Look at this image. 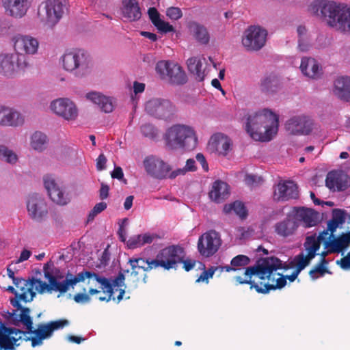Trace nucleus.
I'll list each match as a JSON object with an SVG mask.
<instances>
[{
	"instance_id": "obj_20",
	"label": "nucleus",
	"mask_w": 350,
	"mask_h": 350,
	"mask_svg": "<svg viewBox=\"0 0 350 350\" xmlns=\"http://www.w3.org/2000/svg\"><path fill=\"white\" fill-rule=\"evenodd\" d=\"M44 184L50 198L54 202L57 204L65 205L69 202L68 195L65 193L62 187L53 176L49 175L44 176Z\"/></svg>"
},
{
	"instance_id": "obj_47",
	"label": "nucleus",
	"mask_w": 350,
	"mask_h": 350,
	"mask_svg": "<svg viewBox=\"0 0 350 350\" xmlns=\"http://www.w3.org/2000/svg\"><path fill=\"white\" fill-rule=\"evenodd\" d=\"M327 265L322 262L317 264L313 269L309 271V275L312 280L323 276L325 273H330Z\"/></svg>"
},
{
	"instance_id": "obj_22",
	"label": "nucleus",
	"mask_w": 350,
	"mask_h": 350,
	"mask_svg": "<svg viewBox=\"0 0 350 350\" xmlns=\"http://www.w3.org/2000/svg\"><path fill=\"white\" fill-rule=\"evenodd\" d=\"M88 279L87 284H92V281H95V272L83 270L79 272L75 276L72 277V274H68L65 280L62 282L57 281L56 289L61 293H64L68 290L69 286H74L80 282H84Z\"/></svg>"
},
{
	"instance_id": "obj_56",
	"label": "nucleus",
	"mask_w": 350,
	"mask_h": 350,
	"mask_svg": "<svg viewBox=\"0 0 350 350\" xmlns=\"http://www.w3.org/2000/svg\"><path fill=\"white\" fill-rule=\"evenodd\" d=\"M127 246L130 249H135L143 246L142 242V234L135 235L129 238L127 241Z\"/></svg>"
},
{
	"instance_id": "obj_57",
	"label": "nucleus",
	"mask_w": 350,
	"mask_h": 350,
	"mask_svg": "<svg viewBox=\"0 0 350 350\" xmlns=\"http://www.w3.org/2000/svg\"><path fill=\"white\" fill-rule=\"evenodd\" d=\"M323 245L324 248L326 249L327 250L326 251H323L321 253L320 255L321 256V260L319 262L327 265L328 262H327V260L325 258L326 256L328 254H334V253H336V252H330L332 246H331L330 243H329V239H327V238L324 241V242L323 243Z\"/></svg>"
},
{
	"instance_id": "obj_61",
	"label": "nucleus",
	"mask_w": 350,
	"mask_h": 350,
	"mask_svg": "<svg viewBox=\"0 0 350 350\" xmlns=\"http://www.w3.org/2000/svg\"><path fill=\"white\" fill-rule=\"evenodd\" d=\"M180 263L183 264V269L186 271H189L191 270L196 265V260L191 259H185V252L184 251V254L183 256V260L180 261Z\"/></svg>"
},
{
	"instance_id": "obj_16",
	"label": "nucleus",
	"mask_w": 350,
	"mask_h": 350,
	"mask_svg": "<svg viewBox=\"0 0 350 350\" xmlns=\"http://www.w3.org/2000/svg\"><path fill=\"white\" fill-rule=\"evenodd\" d=\"M51 110L64 120H75L78 116V110L75 103L67 98L56 99L51 103Z\"/></svg>"
},
{
	"instance_id": "obj_39",
	"label": "nucleus",
	"mask_w": 350,
	"mask_h": 350,
	"mask_svg": "<svg viewBox=\"0 0 350 350\" xmlns=\"http://www.w3.org/2000/svg\"><path fill=\"white\" fill-rule=\"evenodd\" d=\"M45 278L48 279L49 284H46L39 279H33L32 284L35 286V289L39 293H43L46 291L51 292V291H57L56 286H57V278L49 272L44 273Z\"/></svg>"
},
{
	"instance_id": "obj_48",
	"label": "nucleus",
	"mask_w": 350,
	"mask_h": 350,
	"mask_svg": "<svg viewBox=\"0 0 350 350\" xmlns=\"http://www.w3.org/2000/svg\"><path fill=\"white\" fill-rule=\"evenodd\" d=\"M313 259L312 257L309 255H304L303 253H300L297 255L293 262L295 263V270L301 272L305 267H306L310 263V261Z\"/></svg>"
},
{
	"instance_id": "obj_31",
	"label": "nucleus",
	"mask_w": 350,
	"mask_h": 350,
	"mask_svg": "<svg viewBox=\"0 0 350 350\" xmlns=\"http://www.w3.org/2000/svg\"><path fill=\"white\" fill-rule=\"evenodd\" d=\"M297 227L296 219L288 216L275 225V232L280 237H287L293 234Z\"/></svg>"
},
{
	"instance_id": "obj_64",
	"label": "nucleus",
	"mask_w": 350,
	"mask_h": 350,
	"mask_svg": "<svg viewBox=\"0 0 350 350\" xmlns=\"http://www.w3.org/2000/svg\"><path fill=\"white\" fill-rule=\"evenodd\" d=\"M337 264L340 265V267L345 270L350 269V257L347 255L337 261Z\"/></svg>"
},
{
	"instance_id": "obj_15",
	"label": "nucleus",
	"mask_w": 350,
	"mask_h": 350,
	"mask_svg": "<svg viewBox=\"0 0 350 350\" xmlns=\"http://www.w3.org/2000/svg\"><path fill=\"white\" fill-rule=\"evenodd\" d=\"M144 165L146 172L157 179L167 178V175L172 170L169 164L153 156L147 157L144 160Z\"/></svg>"
},
{
	"instance_id": "obj_63",
	"label": "nucleus",
	"mask_w": 350,
	"mask_h": 350,
	"mask_svg": "<svg viewBox=\"0 0 350 350\" xmlns=\"http://www.w3.org/2000/svg\"><path fill=\"white\" fill-rule=\"evenodd\" d=\"M109 187L105 184L101 183V187L99 190V197L101 200L107 199L109 196Z\"/></svg>"
},
{
	"instance_id": "obj_14",
	"label": "nucleus",
	"mask_w": 350,
	"mask_h": 350,
	"mask_svg": "<svg viewBox=\"0 0 350 350\" xmlns=\"http://www.w3.org/2000/svg\"><path fill=\"white\" fill-rule=\"evenodd\" d=\"M40 6L45 12L46 21L49 25H55L66 10V0H45Z\"/></svg>"
},
{
	"instance_id": "obj_2",
	"label": "nucleus",
	"mask_w": 350,
	"mask_h": 350,
	"mask_svg": "<svg viewBox=\"0 0 350 350\" xmlns=\"http://www.w3.org/2000/svg\"><path fill=\"white\" fill-rule=\"evenodd\" d=\"M279 118L271 110L264 109L248 116L246 131L256 141L269 142L277 134Z\"/></svg>"
},
{
	"instance_id": "obj_33",
	"label": "nucleus",
	"mask_w": 350,
	"mask_h": 350,
	"mask_svg": "<svg viewBox=\"0 0 350 350\" xmlns=\"http://www.w3.org/2000/svg\"><path fill=\"white\" fill-rule=\"evenodd\" d=\"M229 194L228 185L220 180H217L213 183L212 189L209 192L210 198L217 203L227 198Z\"/></svg>"
},
{
	"instance_id": "obj_52",
	"label": "nucleus",
	"mask_w": 350,
	"mask_h": 350,
	"mask_svg": "<svg viewBox=\"0 0 350 350\" xmlns=\"http://www.w3.org/2000/svg\"><path fill=\"white\" fill-rule=\"evenodd\" d=\"M250 262V259L248 256L243 254H239L234 257L231 261L230 264L232 266H234V268H237L239 267H244L247 265Z\"/></svg>"
},
{
	"instance_id": "obj_17",
	"label": "nucleus",
	"mask_w": 350,
	"mask_h": 350,
	"mask_svg": "<svg viewBox=\"0 0 350 350\" xmlns=\"http://www.w3.org/2000/svg\"><path fill=\"white\" fill-rule=\"evenodd\" d=\"M33 0H1L5 13L14 18L25 16L31 7Z\"/></svg>"
},
{
	"instance_id": "obj_12",
	"label": "nucleus",
	"mask_w": 350,
	"mask_h": 350,
	"mask_svg": "<svg viewBox=\"0 0 350 350\" xmlns=\"http://www.w3.org/2000/svg\"><path fill=\"white\" fill-rule=\"evenodd\" d=\"M221 244L219 234L214 230H211L199 237L198 250L202 256L210 257L218 251Z\"/></svg>"
},
{
	"instance_id": "obj_29",
	"label": "nucleus",
	"mask_w": 350,
	"mask_h": 350,
	"mask_svg": "<svg viewBox=\"0 0 350 350\" xmlns=\"http://www.w3.org/2000/svg\"><path fill=\"white\" fill-rule=\"evenodd\" d=\"M327 239H329V243L332 246L330 252H336L338 254L347 250L350 245V231L342 232L338 237H335L333 234V236L330 237L328 232Z\"/></svg>"
},
{
	"instance_id": "obj_25",
	"label": "nucleus",
	"mask_w": 350,
	"mask_h": 350,
	"mask_svg": "<svg viewBox=\"0 0 350 350\" xmlns=\"http://www.w3.org/2000/svg\"><path fill=\"white\" fill-rule=\"evenodd\" d=\"M187 27L198 42L201 44H207L209 42L210 34L204 25L195 21H191L187 23Z\"/></svg>"
},
{
	"instance_id": "obj_27",
	"label": "nucleus",
	"mask_w": 350,
	"mask_h": 350,
	"mask_svg": "<svg viewBox=\"0 0 350 350\" xmlns=\"http://www.w3.org/2000/svg\"><path fill=\"white\" fill-rule=\"evenodd\" d=\"M208 145L219 154L226 156L232 146V142L227 136L218 133L211 137Z\"/></svg>"
},
{
	"instance_id": "obj_18",
	"label": "nucleus",
	"mask_w": 350,
	"mask_h": 350,
	"mask_svg": "<svg viewBox=\"0 0 350 350\" xmlns=\"http://www.w3.org/2000/svg\"><path fill=\"white\" fill-rule=\"evenodd\" d=\"M286 129L293 135H308L312 130V121L304 116H296L286 122Z\"/></svg>"
},
{
	"instance_id": "obj_44",
	"label": "nucleus",
	"mask_w": 350,
	"mask_h": 350,
	"mask_svg": "<svg viewBox=\"0 0 350 350\" xmlns=\"http://www.w3.org/2000/svg\"><path fill=\"white\" fill-rule=\"evenodd\" d=\"M224 211L226 213L234 212L241 218H245L247 215L245 205L239 201H235L233 203L226 204L224 207Z\"/></svg>"
},
{
	"instance_id": "obj_42",
	"label": "nucleus",
	"mask_w": 350,
	"mask_h": 350,
	"mask_svg": "<svg viewBox=\"0 0 350 350\" xmlns=\"http://www.w3.org/2000/svg\"><path fill=\"white\" fill-rule=\"evenodd\" d=\"M47 137L40 131L35 132L31 137V147L39 152H42L46 147Z\"/></svg>"
},
{
	"instance_id": "obj_30",
	"label": "nucleus",
	"mask_w": 350,
	"mask_h": 350,
	"mask_svg": "<svg viewBox=\"0 0 350 350\" xmlns=\"http://www.w3.org/2000/svg\"><path fill=\"white\" fill-rule=\"evenodd\" d=\"M295 216L298 220L303 221L305 227H312L319 221V213L311 208L299 207L295 209Z\"/></svg>"
},
{
	"instance_id": "obj_24",
	"label": "nucleus",
	"mask_w": 350,
	"mask_h": 350,
	"mask_svg": "<svg viewBox=\"0 0 350 350\" xmlns=\"http://www.w3.org/2000/svg\"><path fill=\"white\" fill-rule=\"evenodd\" d=\"M124 274L121 271L118 273L113 280L107 278L95 273V282L100 285L103 293H110L111 295H113L114 287H122L124 285Z\"/></svg>"
},
{
	"instance_id": "obj_53",
	"label": "nucleus",
	"mask_w": 350,
	"mask_h": 350,
	"mask_svg": "<svg viewBox=\"0 0 350 350\" xmlns=\"http://www.w3.org/2000/svg\"><path fill=\"white\" fill-rule=\"evenodd\" d=\"M107 203L101 202L97 203L90 212L88 216V221H93L94 217L107 208Z\"/></svg>"
},
{
	"instance_id": "obj_59",
	"label": "nucleus",
	"mask_w": 350,
	"mask_h": 350,
	"mask_svg": "<svg viewBox=\"0 0 350 350\" xmlns=\"http://www.w3.org/2000/svg\"><path fill=\"white\" fill-rule=\"evenodd\" d=\"M23 293L18 294V299L24 301H31L35 295V293L32 291L31 288H25Z\"/></svg>"
},
{
	"instance_id": "obj_38",
	"label": "nucleus",
	"mask_w": 350,
	"mask_h": 350,
	"mask_svg": "<svg viewBox=\"0 0 350 350\" xmlns=\"http://www.w3.org/2000/svg\"><path fill=\"white\" fill-rule=\"evenodd\" d=\"M204 62H205L204 58L197 57H190L187 62L188 70L199 81H202L205 77L204 69L202 68Z\"/></svg>"
},
{
	"instance_id": "obj_41",
	"label": "nucleus",
	"mask_w": 350,
	"mask_h": 350,
	"mask_svg": "<svg viewBox=\"0 0 350 350\" xmlns=\"http://www.w3.org/2000/svg\"><path fill=\"white\" fill-rule=\"evenodd\" d=\"M23 122L24 118L19 112L6 107L4 126H17Z\"/></svg>"
},
{
	"instance_id": "obj_58",
	"label": "nucleus",
	"mask_w": 350,
	"mask_h": 350,
	"mask_svg": "<svg viewBox=\"0 0 350 350\" xmlns=\"http://www.w3.org/2000/svg\"><path fill=\"white\" fill-rule=\"evenodd\" d=\"M128 221L129 219L127 218H124L120 219L118 222L119 229L118 230V234L120 240L122 242H125L126 241V230L124 227L127 224Z\"/></svg>"
},
{
	"instance_id": "obj_51",
	"label": "nucleus",
	"mask_w": 350,
	"mask_h": 350,
	"mask_svg": "<svg viewBox=\"0 0 350 350\" xmlns=\"http://www.w3.org/2000/svg\"><path fill=\"white\" fill-rule=\"evenodd\" d=\"M100 291L96 288H90L88 291V294L86 293H77L74 296V300L77 303H88L90 301V295L99 293Z\"/></svg>"
},
{
	"instance_id": "obj_37",
	"label": "nucleus",
	"mask_w": 350,
	"mask_h": 350,
	"mask_svg": "<svg viewBox=\"0 0 350 350\" xmlns=\"http://www.w3.org/2000/svg\"><path fill=\"white\" fill-rule=\"evenodd\" d=\"M35 335L31 338H27L26 340H30L31 341V346L33 347L39 345L42 343V340L51 336V329L47 323H40L38 325L37 329H31V331H28Z\"/></svg>"
},
{
	"instance_id": "obj_55",
	"label": "nucleus",
	"mask_w": 350,
	"mask_h": 350,
	"mask_svg": "<svg viewBox=\"0 0 350 350\" xmlns=\"http://www.w3.org/2000/svg\"><path fill=\"white\" fill-rule=\"evenodd\" d=\"M166 15L172 20H178L183 16V12L179 8L170 7L166 10Z\"/></svg>"
},
{
	"instance_id": "obj_26",
	"label": "nucleus",
	"mask_w": 350,
	"mask_h": 350,
	"mask_svg": "<svg viewBox=\"0 0 350 350\" xmlns=\"http://www.w3.org/2000/svg\"><path fill=\"white\" fill-rule=\"evenodd\" d=\"M327 235V230H323L319 233L318 237H316V234H313L306 238L304 247L309 257L311 256L313 258L315 257L317 252L320 248L321 243L324 242Z\"/></svg>"
},
{
	"instance_id": "obj_32",
	"label": "nucleus",
	"mask_w": 350,
	"mask_h": 350,
	"mask_svg": "<svg viewBox=\"0 0 350 350\" xmlns=\"http://www.w3.org/2000/svg\"><path fill=\"white\" fill-rule=\"evenodd\" d=\"M300 70L301 72L312 79H316L321 75V68L319 63L313 58L303 57L301 59Z\"/></svg>"
},
{
	"instance_id": "obj_28",
	"label": "nucleus",
	"mask_w": 350,
	"mask_h": 350,
	"mask_svg": "<svg viewBox=\"0 0 350 350\" xmlns=\"http://www.w3.org/2000/svg\"><path fill=\"white\" fill-rule=\"evenodd\" d=\"M334 94L340 100L350 102V77H341L334 81Z\"/></svg>"
},
{
	"instance_id": "obj_46",
	"label": "nucleus",
	"mask_w": 350,
	"mask_h": 350,
	"mask_svg": "<svg viewBox=\"0 0 350 350\" xmlns=\"http://www.w3.org/2000/svg\"><path fill=\"white\" fill-rule=\"evenodd\" d=\"M19 340H21V336L11 337V336L3 334V332L0 330L1 349L12 350L14 349L15 343Z\"/></svg>"
},
{
	"instance_id": "obj_19",
	"label": "nucleus",
	"mask_w": 350,
	"mask_h": 350,
	"mask_svg": "<svg viewBox=\"0 0 350 350\" xmlns=\"http://www.w3.org/2000/svg\"><path fill=\"white\" fill-rule=\"evenodd\" d=\"M298 197V187L292 180L280 181L274 187L273 198L277 201H287Z\"/></svg>"
},
{
	"instance_id": "obj_10",
	"label": "nucleus",
	"mask_w": 350,
	"mask_h": 350,
	"mask_svg": "<svg viewBox=\"0 0 350 350\" xmlns=\"http://www.w3.org/2000/svg\"><path fill=\"white\" fill-rule=\"evenodd\" d=\"M152 259L145 258H131L128 260V264L131 266L130 276L132 278L133 286L135 288L137 284L142 281L147 282V272L152 269H156L155 267L152 265Z\"/></svg>"
},
{
	"instance_id": "obj_36",
	"label": "nucleus",
	"mask_w": 350,
	"mask_h": 350,
	"mask_svg": "<svg viewBox=\"0 0 350 350\" xmlns=\"http://www.w3.org/2000/svg\"><path fill=\"white\" fill-rule=\"evenodd\" d=\"M87 98L97 105L101 111L105 113H110L113 109L111 99L98 92H90L87 94Z\"/></svg>"
},
{
	"instance_id": "obj_1",
	"label": "nucleus",
	"mask_w": 350,
	"mask_h": 350,
	"mask_svg": "<svg viewBox=\"0 0 350 350\" xmlns=\"http://www.w3.org/2000/svg\"><path fill=\"white\" fill-rule=\"evenodd\" d=\"M287 269L282 261L278 258L271 256L258 260L254 266L245 269L243 280L236 276L235 280L239 284H250V288H254L259 293H268L271 290L280 289L286 284V280L293 282L300 272L294 270L290 275H283L276 273L278 269Z\"/></svg>"
},
{
	"instance_id": "obj_5",
	"label": "nucleus",
	"mask_w": 350,
	"mask_h": 350,
	"mask_svg": "<svg viewBox=\"0 0 350 350\" xmlns=\"http://www.w3.org/2000/svg\"><path fill=\"white\" fill-rule=\"evenodd\" d=\"M321 14L328 26L345 33H350V8L331 1L323 4Z\"/></svg>"
},
{
	"instance_id": "obj_40",
	"label": "nucleus",
	"mask_w": 350,
	"mask_h": 350,
	"mask_svg": "<svg viewBox=\"0 0 350 350\" xmlns=\"http://www.w3.org/2000/svg\"><path fill=\"white\" fill-rule=\"evenodd\" d=\"M346 212L344 210L334 208L332 210V218L327 223V232H330L329 237L333 236L337 228L345 222Z\"/></svg>"
},
{
	"instance_id": "obj_9",
	"label": "nucleus",
	"mask_w": 350,
	"mask_h": 350,
	"mask_svg": "<svg viewBox=\"0 0 350 350\" xmlns=\"http://www.w3.org/2000/svg\"><path fill=\"white\" fill-rule=\"evenodd\" d=\"M156 71L162 79H169L174 84L180 85L187 82V76L182 68L170 61H159Z\"/></svg>"
},
{
	"instance_id": "obj_60",
	"label": "nucleus",
	"mask_w": 350,
	"mask_h": 350,
	"mask_svg": "<svg viewBox=\"0 0 350 350\" xmlns=\"http://www.w3.org/2000/svg\"><path fill=\"white\" fill-rule=\"evenodd\" d=\"M214 275V270L211 268H209L207 270H204L202 272L200 277L196 280V282H206V284L208 282V279L213 278Z\"/></svg>"
},
{
	"instance_id": "obj_23",
	"label": "nucleus",
	"mask_w": 350,
	"mask_h": 350,
	"mask_svg": "<svg viewBox=\"0 0 350 350\" xmlns=\"http://www.w3.org/2000/svg\"><path fill=\"white\" fill-rule=\"evenodd\" d=\"M14 49L16 54H35L37 53L39 42L37 39L30 36L19 35L15 38Z\"/></svg>"
},
{
	"instance_id": "obj_4",
	"label": "nucleus",
	"mask_w": 350,
	"mask_h": 350,
	"mask_svg": "<svg viewBox=\"0 0 350 350\" xmlns=\"http://www.w3.org/2000/svg\"><path fill=\"white\" fill-rule=\"evenodd\" d=\"M64 70L78 77L90 74L92 62L90 55L82 49L67 50L60 58Z\"/></svg>"
},
{
	"instance_id": "obj_6",
	"label": "nucleus",
	"mask_w": 350,
	"mask_h": 350,
	"mask_svg": "<svg viewBox=\"0 0 350 350\" xmlns=\"http://www.w3.org/2000/svg\"><path fill=\"white\" fill-rule=\"evenodd\" d=\"M184 248L178 245H173L162 249L152 259V265L156 269L162 267L164 269H176L180 261L183 260Z\"/></svg>"
},
{
	"instance_id": "obj_7",
	"label": "nucleus",
	"mask_w": 350,
	"mask_h": 350,
	"mask_svg": "<svg viewBox=\"0 0 350 350\" xmlns=\"http://www.w3.org/2000/svg\"><path fill=\"white\" fill-rule=\"evenodd\" d=\"M29 66L27 57L23 54L0 55V74L6 77L24 72Z\"/></svg>"
},
{
	"instance_id": "obj_50",
	"label": "nucleus",
	"mask_w": 350,
	"mask_h": 350,
	"mask_svg": "<svg viewBox=\"0 0 350 350\" xmlns=\"http://www.w3.org/2000/svg\"><path fill=\"white\" fill-rule=\"evenodd\" d=\"M141 133L145 137L154 139L158 135L157 129L152 124L146 123L141 126Z\"/></svg>"
},
{
	"instance_id": "obj_45",
	"label": "nucleus",
	"mask_w": 350,
	"mask_h": 350,
	"mask_svg": "<svg viewBox=\"0 0 350 350\" xmlns=\"http://www.w3.org/2000/svg\"><path fill=\"white\" fill-rule=\"evenodd\" d=\"M21 312L19 315V319H18L17 316H16L15 318H13V321H16L17 323L21 321L26 327L27 332L31 331V329H33V327L32 319L29 315L30 309L25 307L22 308Z\"/></svg>"
},
{
	"instance_id": "obj_13",
	"label": "nucleus",
	"mask_w": 350,
	"mask_h": 350,
	"mask_svg": "<svg viewBox=\"0 0 350 350\" xmlns=\"http://www.w3.org/2000/svg\"><path fill=\"white\" fill-rule=\"evenodd\" d=\"M27 209L29 217L36 221H43L48 215L47 204L44 199L38 193L29 196Z\"/></svg>"
},
{
	"instance_id": "obj_62",
	"label": "nucleus",
	"mask_w": 350,
	"mask_h": 350,
	"mask_svg": "<svg viewBox=\"0 0 350 350\" xmlns=\"http://www.w3.org/2000/svg\"><path fill=\"white\" fill-rule=\"evenodd\" d=\"M96 161V167L98 171H102L106 168L107 158L104 154H100Z\"/></svg>"
},
{
	"instance_id": "obj_21",
	"label": "nucleus",
	"mask_w": 350,
	"mask_h": 350,
	"mask_svg": "<svg viewBox=\"0 0 350 350\" xmlns=\"http://www.w3.org/2000/svg\"><path fill=\"white\" fill-rule=\"evenodd\" d=\"M326 187L332 191H342L349 186V177L342 171H331L325 179Z\"/></svg>"
},
{
	"instance_id": "obj_3",
	"label": "nucleus",
	"mask_w": 350,
	"mask_h": 350,
	"mask_svg": "<svg viewBox=\"0 0 350 350\" xmlns=\"http://www.w3.org/2000/svg\"><path fill=\"white\" fill-rule=\"evenodd\" d=\"M164 139L166 146L172 150L191 151L198 144L194 129L185 124H174L165 132Z\"/></svg>"
},
{
	"instance_id": "obj_8",
	"label": "nucleus",
	"mask_w": 350,
	"mask_h": 350,
	"mask_svg": "<svg viewBox=\"0 0 350 350\" xmlns=\"http://www.w3.org/2000/svg\"><path fill=\"white\" fill-rule=\"evenodd\" d=\"M145 111L150 116L161 120H171L176 113V107L167 99L152 98L145 104Z\"/></svg>"
},
{
	"instance_id": "obj_11",
	"label": "nucleus",
	"mask_w": 350,
	"mask_h": 350,
	"mask_svg": "<svg viewBox=\"0 0 350 350\" xmlns=\"http://www.w3.org/2000/svg\"><path fill=\"white\" fill-rule=\"evenodd\" d=\"M267 32L258 26H250L245 30L242 44L250 51H257L262 49L266 42Z\"/></svg>"
},
{
	"instance_id": "obj_43",
	"label": "nucleus",
	"mask_w": 350,
	"mask_h": 350,
	"mask_svg": "<svg viewBox=\"0 0 350 350\" xmlns=\"http://www.w3.org/2000/svg\"><path fill=\"white\" fill-rule=\"evenodd\" d=\"M279 87V80L275 76H269L265 77L260 83L261 91L265 94H272L275 92Z\"/></svg>"
},
{
	"instance_id": "obj_34",
	"label": "nucleus",
	"mask_w": 350,
	"mask_h": 350,
	"mask_svg": "<svg viewBox=\"0 0 350 350\" xmlns=\"http://www.w3.org/2000/svg\"><path fill=\"white\" fill-rule=\"evenodd\" d=\"M122 4V15L124 18L130 21H136L141 18V9L137 0H124Z\"/></svg>"
},
{
	"instance_id": "obj_49",
	"label": "nucleus",
	"mask_w": 350,
	"mask_h": 350,
	"mask_svg": "<svg viewBox=\"0 0 350 350\" xmlns=\"http://www.w3.org/2000/svg\"><path fill=\"white\" fill-rule=\"evenodd\" d=\"M0 159H5L9 163H15L18 157L17 155L5 146L0 145Z\"/></svg>"
},
{
	"instance_id": "obj_54",
	"label": "nucleus",
	"mask_w": 350,
	"mask_h": 350,
	"mask_svg": "<svg viewBox=\"0 0 350 350\" xmlns=\"http://www.w3.org/2000/svg\"><path fill=\"white\" fill-rule=\"evenodd\" d=\"M49 329H51V333L53 334V332L55 330H58L62 329L66 325L68 324V321L66 319H59L54 321H51L47 323Z\"/></svg>"
},
{
	"instance_id": "obj_35",
	"label": "nucleus",
	"mask_w": 350,
	"mask_h": 350,
	"mask_svg": "<svg viewBox=\"0 0 350 350\" xmlns=\"http://www.w3.org/2000/svg\"><path fill=\"white\" fill-rule=\"evenodd\" d=\"M148 14L152 23L160 32L166 33L174 31V28L172 25L161 19L160 14L155 8H150L148 10Z\"/></svg>"
}]
</instances>
